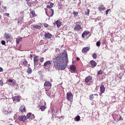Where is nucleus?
<instances>
[{
  "mask_svg": "<svg viewBox=\"0 0 125 125\" xmlns=\"http://www.w3.org/2000/svg\"><path fill=\"white\" fill-rule=\"evenodd\" d=\"M2 7L5 10H6L7 9V7L6 6H2Z\"/></svg>",
  "mask_w": 125,
  "mask_h": 125,
  "instance_id": "79ce46f5",
  "label": "nucleus"
},
{
  "mask_svg": "<svg viewBox=\"0 0 125 125\" xmlns=\"http://www.w3.org/2000/svg\"><path fill=\"white\" fill-rule=\"evenodd\" d=\"M19 110L22 113L24 112L25 111V106L23 105H21L19 109Z\"/></svg>",
  "mask_w": 125,
  "mask_h": 125,
  "instance_id": "6e6552de",
  "label": "nucleus"
},
{
  "mask_svg": "<svg viewBox=\"0 0 125 125\" xmlns=\"http://www.w3.org/2000/svg\"><path fill=\"white\" fill-rule=\"evenodd\" d=\"M8 81L9 82L12 83L13 82V80L10 79H9L8 80Z\"/></svg>",
  "mask_w": 125,
  "mask_h": 125,
  "instance_id": "a19ab883",
  "label": "nucleus"
},
{
  "mask_svg": "<svg viewBox=\"0 0 125 125\" xmlns=\"http://www.w3.org/2000/svg\"><path fill=\"white\" fill-rule=\"evenodd\" d=\"M1 5V1L0 0V5Z\"/></svg>",
  "mask_w": 125,
  "mask_h": 125,
  "instance_id": "3c124183",
  "label": "nucleus"
},
{
  "mask_svg": "<svg viewBox=\"0 0 125 125\" xmlns=\"http://www.w3.org/2000/svg\"><path fill=\"white\" fill-rule=\"evenodd\" d=\"M1 16L0 15V19H1Z\"/></svg>",
  "mask_w": 125,
  "mask_h": 125,
  "instance_id": "4d7b16f0",
  "label": "nucleus"
},
{
  "mask_svg": "<svg viewBox=\"0 0 125 125\" xmlns=\"http://www.w3.org/2000/svg\"><path fill=\"white\" fill-rule=\"evenodd\" d=\"M52 59L55 68L63 70L66 67L68 62L67 56L66 52H64L62 55L60 53L55 55Z\"/></svg>",
  "mask_w": 125,
  "mask_h": 125,
  "instance_id": "f257e3e1",
  "label": "nucleus"
},
{
  "mask_svg": "<svg viewBox=\"0 0 125 125\" xmlns=\"http://www.w3.org/2000/svg\"><path fill=\"white\" fill-rule=\"evenodd\" d=\"M102 24V22H99V25H101Z\"/></svg>",
  "mask_w": 125,
  "mask_h": 125,
  "instance_id": "09e8293b",
  "label": "nucleus"
},
{
  "mask_svg": "<svg viewBox=\"0 0 125 125\" xmlns=\"http://www.w3.org/2000/svg\"><path fill=\"white\" fill-rule=\"evenodd\" d=\"M27 72L28 73H30L32 72V70L31 68L29 67L28 68V69L27 70Z\"/></svg>",
  "mask_w": 125,
  "mask_h": 125,
  "instance_id": "b1692460",
  "label": "nucleus"
},
{
  "mask_svg": "<svg viewBox=\"0 0 125 125\" xmlns=\"http://www.w3.org/2000/svg\"><path fill=\"white\" fill-rule=\"evenodd\" d=\"M44 85L45 86H47L50 87L52 86V84L50 82L48 81H46L44 83Z\"/></svg>",
  "mask_w": 125,
  "mask_h": 125,
  "instance_id": "9d476101",
  "label": "nucleus"
},
{
  "mask_svg": "<svg viewBox=\"0 0 125 125\" xmlns=\"http://www.w3.org/2000/svg\"><path fill=\"white\" fill-rule=\"evenodd\" d=\"M15 83L14 82H13L12 84V85H14L15 84Z\"/></svg>",
  "mask_w": 125,
  "mask_h": 125,
  "instance_id": "49530a36",
  "label": "nucleus"
},
{
  "mask_svg": "<svg viewBox=\"0 0 125 125\" xmlns=\"http://www.w3.org/2000/svg\"><path fill=\"white\" fill-rule=\"evenodd\" d=\"M89 98L90 100H92L94 98L93 95V94H91L89 96Z\"/></svg>",
  "mask_w": 125,
  "mask_h": 125,
  "instance_id": "2f4dec72",
  "label": "nucleus"
},
{
  "mask_svg": "<svg viewBox=\"0 0 125 125\" xmlns=\"http://www.w3.org/2000/svg\"><path fill=\"white\" fill-rule=\"evenodd\" d=\"M99 10H101V9H102L100 7H99Z\"/></svg>",
  "mask_w": 125,
  "mask_h": 125,
  "instance_id": "8fccbe9b",
  "label": "nucleus"
},
{
  "mask_svg": "<svg viewBox=\"0 0 125 125\" xmlns=\"http://www.w3.org/2000/svg\"><path fill=\"white\" fill-rule=\"evenodd\" d=\"M4 37L7 39L9 38L10 37V35L8 33H5L4 34Z\"/></svg>",
  "mask_w": 125,
  "mask_h": 125,
  "instance_id": "dca6fc26",
  "label": "nucleus"
},
{
  "mask_svg": "<svg viewBox=\"0 0 125 125\" xmlns=\"http://www.w3.org/2000/svg\"><path fill=\"white\" fill-rule=\"evenodd\" d=\"M39 60V59L38 58V57L37 56H35L34 57V64H35V62H37Z\"/></svg>",
  "mask_w": 125,
  "mask_h": 125,
  "instance_id": "f3484780",
  "label": "nucleus"
},
{
  "mask_svg": "<svg viewBox=\"0 0 125 125\" xmlns=\"http://www.w3.org/2000/svg\"><path fill=\"white\" fill-rule=\"evenodd\" d=\"M46 108V107L45 106L43 105L41 107L40 109L42 111H43Z\"/></svg>",
  "mask_w": 125,
  "mask_h": 125,
  "instance_id": "bb28decb",
  "label": "nucleus"
},
{
  "mask_svg": "<svg viewBox=\"0 0 125 125\" xmlns=\"http://www.w3.org/2000/svg\"><path fill=\"white\" fill-rule=\"evenodd\" d=\"M120 68L122 70H123L124 69V67H122V66H120Z\"/></svg>",
  "mask_w": 125,
  "mask_h": 125,
  "instance_id": "a18cd8bd",
  "label": "nucleus"
},
{
  "mask_svg": "<svg viewBox=\"0 0 125 125\" xmlns=\"http://www.w3.org/2000/svg\"><path fill=\"white\" fill-rule=\"evenodd\" d=\"M1 43L3 45H5V41L2 40L1 41Z\"/></svg>",
  "mask_w": 125,
  "mask_h": 125,
  "instance_id": "72a5a7b5",
  "label": "nucleus"
},
{
  "mask_svg": "<svg viewBox=\"0 0 125 125\" xmlns=\"http://www.w3.org/2000/svg\"><path fill=\"white\" fill-rule=\"evenodd\" d=\"M75 119L76 120V121H79L80 120V117L79 116L77 115V116L75 117Z\"/></svg>",
  "mask_w": 125,
  "mask_h": 125,
  "instance_id": "cd10ccee",
  "label": "nucleus"
},
{
  "mask_svg": "<svg viewBox=\"0 0 125 125\" xmlns=\"http://www.w3.org/2000/svg\"><path fill=\"white\" fill-rule=\"evenodd\" d=\"M89 32L87 31H84L82 34V37L83 38H84V36L88 34Z\"/></svg>",
  "mask_w": 125,
  "mask_h": 125,
  "instance_id": "2eb2a0df",
  "label": "nucleus"
},
{
  "mask_svg": "<svg viewBox=\"0 0 125 125\" xmlns=\"http://www.w3.org/2000/svg\"><path fill=\"white\" fill-rule=\"evenodd\" d=\"M80 59L78 57H77L76 58V60H77V61H78L79 60H80Z\"/></svg>",
  "mask_w": 125,
  "mask_h": 125,
  "instance_id": "de8ad7c7",
  "label": "nucleus"
},
{
  "mask_svg": "<svg viewBox=\"0 0 125 125\" xmlns=\"http://www.w3.org/2000/svg\"><path fill=\"white\" fill-rule=\"evenodd\" d=\"M111 10L110 9H109L107 10L106 11V15L107 14H108V12L110 11Z\"/></svg>",
  "mask_w": 125,
  "mask_h": 125,
  "instance_id": "4c0bfd02",
  "label": "nucleus"
},
{
  "mask_svg": "<svg viewBox=\"0 0 125 125\" xmlns=\"http://www.w3.org/2000/svg\"><path fill=\"white\" fill-rule=\"evenodd\" d=\"M66 98L67 100L70 101L73 99V95L71 93H68L67 94Z\"/></svg>",
  "mask_w": 125,
  "mask_h": 125,
  "instance_id": "f03ea898",
  "label": "nucleus"
},
{
  "mask_svg": "<svg viewBox=\"0 0 125 125\" xmlns=\"http://www.w3.org/2000/svg\"><path fill=\"white\" fill-rule=\"evenodd\" d=\"M3 69L1 68H0V72H2L3 71Z\"/></svg>",
  "mask_w": 125,
  "mask_h": 125,
  "instance_id": "c03bdc74",
  "label": "nucleus"
},
{
  "mask_svg": "<svg viewBox=\"0 0 125 125\" xmlns=\"http://www.w3.org/2000/svg\"><path fill=\"white\" fill-rule=\"evenodd\" d=\"M43 26H44V27H47L48 26V25L46 23H44L43 24Z\"/></svg>",
  "mask_w": 125,
  "mask_h": 125,
  "instance_id": "f704fd0d",
  "label": "nucleus"
},
{
  "mask_svg": "<svg viewBox=\"0 0 125 125\" xmlns=\"http://www.w3.org/2000/svg\"><path fill=\"white\" fill-rule=\"evenodd\" d=\"M122 117L121 116H120V118L118 120L119 121H120L122 120Z\"/></svg>",
  "mask_w": 125,
  "mask_h": 125,
  "instance_id": "37998d69",
  "label": "nucleus"
},
{
  "mask_svg": "<svg viewBox=\"0 0 125 125\" xmlns=\"http://www.w3.org/2000/svg\"><path fill=\"white\" fill-rule=\"evenodd\" d=\"M18 119L22 121H25L26 119V117L24 115L19 116Z\"/></svg>",
  "mask_w": 125,
  "mask_h": 125,
  "instance_id": "1a4fd4ad",
  "label": "nucleus"
},
{
  "mask_svg": "<svg viewBox=\"0 0 125 125\" xmlns=\"http://www.w3.org/2000/svg\"><path fill=\"white\" fill-rule=\"evenodd\" d=\"M73 13L75 16H77L78 14V13L77 12H76L74 11H73Z\"/></svg>",
  "mask_w": 125,
  "mask_h": 125,
  "instance_id": "c85d7f7f",
  "label": "nucleus"
},
{
  "mask_svg": "<svg viewBox=\"0 0 125 125\" xmlns=\"http://www.w3.org/2000/svg\"><path fill=\"white\" fill-rule=\"evenodd\" d=\"M3 82L1 80L0 81V85H3Z\"/></svg>",
  "mask_w": 125,
  "mask_h": 125,
  "instance_id": "58836bf2",
  "label": "nucleus"
},
{
  "mask_svg": "<svg viewBox=\"0 0 125 125\" xmlns=\"http://www.w3.org/2000/svg\"><path fill=\"white\" fill-rule=\"evenodd\" d=\"M22 65H24V66H25L27 64V61L25 59L22 62Z\"/></svg>",
  "mask_w": 125,
  "mask_h": 125,
  "instance_id": "5701e85b",
  "label": "nucleus"
},
{
  "mask_svg": "<svg viewBox=\"0 0 125 125\" xmlns=\"http://www.w3.org/2000/svg\"><path fill=\"white\" fill-rule=\"evenodd\" d=\"M96 45L97 46H100V43L99 41H98L96 43Z\"/></svg>",
  "mask_w": 125,
  "mask_h": 125,
  "instance_id": "473e14b6",
  "label": "nucleus"
},
{
  "mask_svg": "<svg viewBox=\"0 0 125 125\" xmlns=\"http://www.w3.org/2000/svg\"><path fill=\"white\" fill-rule=\"evenodd\" d=\"M27 3L28 4V6H30V4H28V2H27Z\"/></svg>",
  "mask_w": 125,
  "mask_h": 125,
  "instance_id": "864d4df0",
  "label": "nucleus"
},
{
  "mask_svg": "<svg viewBox=\"0 0 125 125\" xmlns=\"http://www.w3.org/2000/svg\"><path fill=\"white\" fill-rule=\"evenodd\" d=\"M91 64L90 67L92 68L96 66V63L94 61L92 60L90 61Z\"/></svg>",
  "mask_w": 125,
  "mask_h": 125,
  "instance_id": "423d86ee",
  "label": "nucleus"
},
{
  "mask_svg": "<svg viewBox=\"0 0 125 125\" xmlns=\"http://www.w3.org/2000/svg\"><path fill=\"white\" fill-rule=\"evenodd\" d=\"M44 60V59L43 58H41V59H40V61L41 62H42Z\"/></svg>",
  "mask_w": 125,
  "mask_h": 125,
  "instance_id": "ea45409f",
  "label": "nucleus"
},
{
  "mask_svg": "<svg viewBox=\"0 0 125 125\" xmlns=\"http://www.w3.org/2000/svg\"><path fill=\"white\" fill-rule=\"evenodd\" d=\"M22 38L20 37H18V38L16 39V42L17 43H18L21 41Z\"/></svg>",
  "mask_w": 125,
  "mask_h": 125,
  "instance_id": "412c9836",
  "label": "nucleus"
},
{
  "mask_svg": "<svg viewBox=\"0 0 125 125\" xmlns=\"http://www.w3.org/2000/svg\"><path fill=\"white\" fill-rule=\"evenodd\" d=\"M4 15H5L6 16H7L8 17H9V13H4Z\"/></svg>",
  "mask_w": 125,
  "mask_h": 125,
  "instance_id": "e433bc0d",
  "label": "nucleus"
},
{
  "mask_svg": "<svg viewBox=\"0 0 125 125\" xmlns=\"http://www.w3.org/2000/svg\"><path fill=\"white\" fill-rule=\"evenodd\" d=\"M90 12V10L89 9H87L85 12V14L86 15H88L89 13Z\"/></svg>",
  "mask_w": 125,
  "mask_h": 125,
  "instance_id": "a878e982",
  "label": "nucleus"
},
{
  "mask_svg": "<svg viewBox=\"0 0 125 125\" xmlns=\"http://www.w3.org/2000/svg\"><path fill=\"white\" fill-rule=\"evenodd\" d=\"M30 16L31 18H32L34 16H36L35 12L33 11H31L30 13Z\"/></svg>",
  "mask_w": 125,
  "mask_h": 125,
  "instance_id": "4468645a",
  "label": "nucleus"
},
{
  "mask_svg": "<svg viewBox=\"0 0 125 125\" xmlns=\"http://www.w3.org/2000/svg\"><path fill=\"white\" fill-rule=\"evenodd\" d=\"M105 7H103V8H102V9H105Z\"/></svg>",
  "mask_w": 125,
  "mask_h": 125,
  "instance_id": "5fc2aeb1",
  "label": "nucleus"
},
{
  "mask_svg": "<svg viewBox=\"0 0 125 125\" xmlns=\"http://www.w3.org/2000/svg\"><path fill=\"white\" fill-rule=\"evenodd\" d=\"M102 72L101 71H100L98 72V74H101L102 73Z\"/></svg>",
  "mask_w": 125,
  "mask_h": 125,
  "instance_id": "c9c22d12",
  "label": "nucleus"
},
{
  "mask_svg": "<svg viewBox=\"0 0 125 125\" xmlns=\"http://www.w3.org/2000/svg\"><path fill=\"white\" fill-rule=\"evenodd\" d=\"M82 29L81 26L80 24H77L75 27L74 29L75 31H79Z\"/></svg>",
  "mask_w": 125,
  "mask_h": 125,
  "instance_id": "20e7f679",
  "label": "nucleus"
},
{
  "mask_svg": "<svg viewBox=\"0 0 125 125\" xmlns=\"http://www.w3.org/2000/svg\"><path fill=\"white\" fill-rule=\"evenodd\" d=\"M45 37L47 39L51 38L52 37V35L49 33H46L44 34Z\"/></svg>",
  "mask_w": 125,
  "mask_h": 125,
  "instance_id": "0eeeda50",
  "label": "nucleus"
},
{
  "mask_svg": "<svg viewBox=\"0 0 125 125\" xmlns=\"http://www.w3.org/2000/svg\"><path fill=\"white\" fill-rule=\"evenodd\" d=\"M30 57H32V55H30Z\"/></svg>",
  "mask_w": 125,
  "mask_h": 125,
  "instance_id": "603ef678",
  "label": "nucleus"
},
{
  "mask_svg": "<svg viewBox=\"0 0 125 125\" xmlns=\"http://www.w3.org/2000/svg\"><path fill=\"white\" fill-rule=\"evenodd\" d=\"M92 78L91 76L87 77L86 78L85 80V82L87 83L89 81L92 80Z\"/></svg>",
  "mask_w": 125,
  "mask_h": 125,
  "instance_id": "9b49d317",
  "label": "nucleus"
},
{
  "mask_svg": "<svg viewBox=\"0 0 125 125\" xmlns=\"http://www.w3.org/2000/svg\"><path fill=\"white\" fill-rule=\"evenodd\" d=\"M94 95H97L96 94H94Z\"/></svg>",
  "mask_w": 125,
  "mask_h": 125,
  "instance_id": "13d9d810",
  "label": "nucleus"
},
{
  "mask_svg": "<svg viewBox=\"0 0 125 125\" xmlns=\"http://www.w3.org/2000/svg\"><path fill=\"white\" fill-rule=\"evenodd\" d=\"M50 13L51 14V15L50 16L51 17H52L54 14V11L53 9H51L50 10Z\"/></svg>",
  "mask_w": 125,
  "mask_h": 125,
  "instance_id": "aec40b11",
  "label": "nucleus"
},
{
  "mask_svg": "<svg viewBox=\"0 0 125 125\" xmlns=\"http://www.w3.org/2000/svg\"><path fill=\"white\" fill-rule=\"evenodd\" d=\"M31 115V114L30 113H29L27 115L25 116L26 117V119H28L30 117V115Z\"/></svg>",
  "mask_w": 125,
  "mask_h": 125,
  "instance_id": "c756f323",
  "label": "nucleus"
},
{
  "mask_svg": "<svg viewBox=\"0 0 125 125\" xmlns=\"http://www.w3.org/2000/svg\"><path fill=\"white\" fill-rule=\"evenodd\" d=\"M57 26L58 27H60L61 25V22L59 21H57L56 22Z\"/></svg>",
  "mask_w": 125,
  "mask_h": 125,
  "instance_id": "a211bd4d",
  "label": "nucleus"
},
{
  "mask_svg": "<svg viewBox=\"0 0 125 125\" xmlns=\"http://www.w3.org/2000/svg\"><path fill=\"white\" fill-rule=\"evenodd\" d=\"M51 63V62L50 61H48L46 62L44 64V66L45 67L48 66V65H49Z\"/></svg>",
  "mask_w": 125,
  "mask_h": 125,
  "instance_id": "6ab92c4d",
  "label": "nucleus"
},
{
  "mask_svg": "<svg viewBox=\"0 0 125 125\" xmlns=\"http://www.w3.org/2000/svg\"><path fill=\"white\" fill-rule=\"evenodd\" d=\"M92 57L94 59H95L96 58L97 55L95 53H94L92 55Z\"/></svg>",
  "mask_w": 125,
  "mask_h": 125,
  "instance_id": "7c9ffc66",
  "label": "nucleus"
},
{
  "mask_svg": "<svg viewBox=\"0 0 125 125\" xmlns=\"http://www.w3.org/2000/svg\"><path fill=\"white\" fill-rule=\"evenodd\" d=\"M105 90V88L104 85H102L100 86V91L102 93H103L104 92Z\"/></svg>",
  "mask_w": 125,
  "mask_h": 125,
  "instance_id": "ddd939ff",
  "label": "nucleus"
},
{
  "mask_svg": "<svg viewBox=\"0 0 125 125\" xmlns=\"http://www.w3.org/2000/svg\"><path fill=\"white\" fill-rule=\"evenodd\" d=\"M21 97L20 96H15L13 97V100L17 101H19L20 99H21Z\"/></svg>",
  "mask_w": 125,
  "mask_h": 125,
  "instance_id": "f8f14e48",
  "label": "nucleus"
},
{
  "mask_svg": "<svg viewBox=\"0 0 125 125\" xmlns=\"http://www.w3.org/2000/svg\"><path fill=\"white\" fill-rule=\"evenodd\" d=\"M53 6L54 4L51 3H50V5H47V8H50L53 7Z\"/></svg>",
  "mask_w": 125,
  "mask_h": 125,
  "instance_id": "393cba45",
  "label": "nucleus"
},
{
  "mask_svg": "<svg viewBox=\"0 0 125 125\" xmlns=\"http://www.w3.org/2000/svg\"><path fill=\"white\" fill-rule=\"evenodd\" d=\"M90 49V48L88 47H86L83 48L82 50V52L83 53L86 52L88 51Z\"/></svg>",
  "mask_w": 125,
  "mask_h": 125,
  "instance_id": "39448f33",
  "label": "nucleus"
},
{
  "mask_svg": "<svg viewBox=\"0 0 125 125\" xmlns=\"http://www.w3.org/2000/svg\"><path fill=\"white\" fill-rule=\"evenodd\" d=\"M26 1H29L30 0H25Z\"/></svg>",
  "mask_w": 125,
  "mask_h": 125,
  "instance_id": "6e6d98bb",
  "label": "nucleus"
},
{
  "mask_svg": "<svg viewBox=\"0 0 125 125\" xmlns=\"http://www.w3.org/2000/svg\"><path fill=\"white\" fill-rule=\"evenodd\" d=\"M33 28H35L40 29L41 28V27L38 25H35L33 26Z\"/></svg>",
  "mask_w": 125,
  "mask_h": 125,
  "instance_id": "4be33fe9",
  "label": "nucleus"
},
{
  "mask_svg": "<svg viewBox=\"0 0 125 125\" xmlns=\"http://www.w3.org/2000/svg\"><path fill=\"white\" fill-rule=\"evenodd\" d=\"M70 68L71 71H73L72 72H71L72 73H75L76 72V66L74 65H72L70 66Z\"/></svg>",
  "mask_w": 125,
  "mask_h": 125,
  "instance_id": "7ed1b4c3",
  "label": "nucleus"
}]
</instances>
